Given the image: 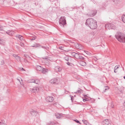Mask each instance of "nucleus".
Returning <instances> with one entry per match:
<instances>
[{"instance_id": "nucleus-34", "label": "nucleus", "mask_w": 125, "mask_h": 125, "mask_svg": "<svg viewBox=\"0 0 125 125\" xmlns=\"http://www.w3.org/2000/svg\"><path fill=\"white\" fill-rule=\"evenodd\" d=\"M3 27H2L0 25V30H3Z\"/></svg>"}, {"instance_id": "nucleus-14", "label": "nucleus", "mask_w": 125, "mask_h": 125, "mask_svg": "<svg viewBox=\"0 0 125 125\" xmlns=\"http://www.w3.org/2000/svg\"><path fill=\"white\" fill-rule=\"evenodd\" d=\"M79 63V64L82 66H85L86 65V63L84 61H81Z\"/></svg>"}, {"instance_id": "nucleus-17", "label": "nucleus", "mask_w": 125, "mask_h": 125, "mask_svg": "<svg viewBox=\"0 0 125 125\" xmlns=\"http://www.w3.org/2000/svg\"><path fill=\"white\" fill-rule=\"evenodd\" d=\"M122 19L123 21L125 23V15H123L122 16Z\"/></svg>"}, {"instance_id": "nucleus-32", "label": "nucleus", "mask_w": 125, "mask_h": 125, "mask_svg": "<svg viewBox=\"0 0 125 125\" xmlns=\"http://www.w3.org/2000/svg\"><path fill=\"white\" fill-rule=\"evenodd\" d=\"M104 90L105 91H106V90L109 89V87L108 86H106L104 88Z\"/></svg>"}, {"instance_id": "nucleus-12", "label": "nucleus", "mask_w": 125, "mask_h": 125, "mask_svg": "<svg viewBox=\"0 0 125 125\" xmlns=\"http://www.w3.org/2000/svg\"><path fill=\"white\" fill-rule=\"evenodd\" d=\"M97 12L96 10L94 11H92L91 13V14H89L90 16H93L96 14Z\"/></svg>"}, {"instance_id": "nucleus-38", "label": "nucleus", "mask_w": 125, "mask_h": 125, "mask_svg": "<svg viewBox=\"0 0 125 125\" xmlns=\"http://www.w3.org/2000/svg\"><path fill=\"white\" fill-rule=\"evenodd\" d=\"M20 45L22 47H23L24 46V44L22 42H21L20 43Z\"/></svg>"}, {"instance_id": "nucleus-22", "label": "nucleus", "mask_w": 125, "mask_h": 125, "mask_svg": "<svg viewBox=\"0 0 125 125\" xmlns=\"http://www.w3.org/2000/svg\"><path fill=\"white\" fill-rule=\"evenodd\" d=\"M34 83L37 84H39L40 83V81L38 79L35 80Z\"/></svg>"}, {"instance_id": "nucleus-26", "label": "nucleus", "mask_w": 125, "mask_h": 125, "mask_svg": "<svg viewBox=\"0 0 125 125\" xmlns=\"http://www.w3.org/2000/svg\"><path fill=\"white\" fill-rule=\"evenodd\" d=\"M40 46L39 44H36L35 45H34L32 46V47H39Z\"/></svg>"}, {"instance_id": "nucleus-10", "label": "nucleus", "mask_w": 125, "mask_h": 125, "mask_svg": "<svg viewBox=\"0 0 125 125\" xmlns=\"http://www.w3.org/2000/svg\"><path fill=\"white\" fill-rule=\"evenodd\" d=\"M62 70V68L59 66H56L55 68V70L57 72H60Z\"/></svg>"}, {"instance_id": "nucleus-49", "label": "nucleus", "mask_w": 125, "mask_h": 125, "mask_svg": "<svg viewBox=\"0 0 125 125\" xmlns=\"http://www.w3.org/2000/svg\"><path fill=\"white\" fill-rule=\"evenodd\" d=\"M22 69L23 70H25L23 69V68H22Z\"/></svg>"}, {"instance_id": "nucleus-3", "label": "nucleus", "mask_w": 125, "mask_h": 125, "mask_svg": "<svg viewBox=\"0 0 125 125\" xmlns=\"http://www.w3.org/2000/svg\"><path fill=\"white\" fill-rule=\"evenodd\" d=\"M65 19V17L61 16L59 20V24L63 27H64V25L66 24Z\"/></svg>"}, {"instance_id": "nucleus-24", "label": "nucleus", "mask_w": 125, "mask_h": 125, "mask_svg": "<svg viewBox=\"0 0 125 125\" xmlns=\"http://www.w3.org/2000/svg\"><path fill=\"white\" fill-rule=\"evenodd\" d=\"M64 59L67 61H69V57L67 56H66L64 57Z\"/></svg>"}, {"instance_id": "nucleus-51", "label": "nucleus", "mask_w": 125, "mask_h": 125, "mask_svg": "<svg viewBox=\"0 0 125 125\" xmlns=\"http://www.w3.org/2000/svg\"><path fill=\"white\" fill-rule=\"evenodd\" d=\"M124 78L125 79V76L124 77Z\"/></svg>"}, {"instance_id": "nucleus-47", "label": "nucleus", "mask_w": 125, "mask_h": 125, "mask_svg": "<svg viewBox=\"0 0 125 125\" xmlns=\"http://www.w3.org/2000/svg\"><path fill=\"white\" fill-rule=\"evenodd\" d=\"M57 104L58 103H55L54 104V105H55V104Z\"/></svg>"}, {"instance_id": "nucleus-15", "label": "nucleus", "mask_w": 125, "mask_h": 125, "mask_svg": "<svg viewBox=\"0 0 125 125\" xmlns=\"http://www.w3.org/2000/svg\"><path fill=\"white\" fill-rule=\"evenodd\" d=\"M5 40H4L0 38V44L4 45L5 43Z\"/></svg>"}, {"instance_id": "nucleus-23", "label": "nucleus", "mask_w": 125, "mask_h": 125, "mask_svg": "<svg viewBox=\"0 0 125 125\" xmlns=\"http://www.w3.org/2000/svg\"><path fill=\"white\" fill-rule=\"evenodd\" d=\"M111 24H106L105 25V28L106 29H109V28H108V27L109 26H111Z\"/></svg>"}, {"instance_id": "nucleus-25", "label": "nucleus", "mask_w": 125, "mask_h": 125, "mask_svg": "<svg viewBox=\"0 0 125 125\" xmlns=\"http://www.w3.org/2000/svg\"><path fill=\"white\" fill-rule=\"evenodd\" d=\"M16 60H17L18 61H20L21 60V58L18 56H17V57L15 58Z\"/></svg>"}, {"instance_id": "nucleus-43", "label": "nucleus", "mask_w": 125, "mask_h": 125, "mask_svg": "<svg viewBox=\"0 0 125 125\" xmlns=\"http://www.w3.org/2000/svg\"><path fill=\"white\" fill-rule=\"evenodd\" d=\"M59 48L61 50H62V46H60L59 47Z\"/></svg>"}, {"instance_id": "nucleus-50", "label": "nucleus", "mask_w": 125, "mask_h": 125, "mask_svg": "<svg viewBox=\"0 0 125 125\" xmlns=\"http://www.w3.org/2000/svg\"><path fill=\"white\" fill-rule=\"evenodd\" d=\"M73 97L72 96V97H71V99L72 100V98Z\"/></svg>"}, {"instance_id": "nucleus-40", "label": "nucleus", "mask_w": 125, "mask_h": 125, "mask_svg": "<svg viewBox=\"0 0 125 125\" xmlns=\"http://www.w3.org/2000/svg\"><path fill=\"white\" fill-rule=\"evenodd\" d=\"M88 99V98H86V99H83V101L84 102H85L86 101H87V99Z\"/></svg>"}, {"instance_id": "nucleus-53", "label": "nucleus", "mask_w": 125, "mask_h": 125, "mask_svg": "<svg viewBox=\"0 0 125 125\" xmlns=\"http://www.w3.org/2000/svg\"><path fill=\"white\" fill-rule=\"evenodd\" d=\"M77 44V45H79V44Z\"/></svg>"}, {"instance_id": "nucleus-7", "label": "nucleus", "mask_w": 125, "mask_h": 125, "mask_svg": "<svg viewBox=\"0 0 125 125\" xmlns=\"http://www.w3.org/2000/svg\"><path fill=\"white\" fill-rule=\"evenodd\" d=\"M46 100L47 101L49 102H52L53 100V98L52 96H48L46 97Z\"/></svg>"}, {"instance_id": "nucleus-52", "label": "nucleus", "mask_w": 125, "mask_h": 125, "mask_svg": "<svg viewBox=\"0 0 125 125\" xmlns=\"http://www.w3.org/2000/svg\"><path fill=\"white\" fill-rule=\"evenodd\" d=\"M22 81V79H21V81Z\"/></svg>"}, {"instance_id": "nucleus-19", "label": "nucleus", "mask_w": 125, "mask_h": 125, "mask_svg": "<svg viewBox=\"0 0 125 125\" xmlns=\"http://www.w3.org/2000/svg\"><path fill=\"white\" fill-rule=\"evenodd\" d=\"M0 125H6L5 122L2 120H0Z\"/></svg>"}, {"instance_id": "nucleus-5", "label": "nucleus", "mask_w": 125, "mask_h": 125, "mask_svg": "<svg viewBox=\"0 0 125 125\" xmlns=\"http://www.w3.org/2000/svg\"><path fill=\"white\" fill-rule=\"evenodd\" d=\"M39 90V88L37 87H35L32 88L30 89V91L32 93H36Z\"/></svg>"}, {"instance_id": "nucleus-45", "label": "nucleus", "mask_w": 125, "mask_h": 125, "mask_svg": "<svg viewBox=\"0 0 125 125\" xmlns=\"http://www.w3.org/2000/svg\"><path fill=\"white\" fill-rule=\"evenodd\" d=\"M42 48H44V49H45L46 48V47H44V46H42Z\"/></svg>"}, {"instance_id": "nucleus-39", "label": "nucleus", "mask_w": 125, "mask_h": 125, "mask_svg": "<svg viewBox=\"0 0 125 125\" xmlns=\"http://www.w3.org/2000/svg\"><path fill=\"white\" fill-rule=\"evenodd\" d=\"M36 37H33L32 38H31V40H34L36 39Z\"/></svg>"}, {"instance_id": "nucleus-16", "label": "nucleus", "mask_w": 125, "mask_h": 125, "mask_svg": "<svg viewBox=\"0 0 125 125\" xmlns=\"http://www.w3.org/2000/svg\"><path fill=\"white\" fill-rule=\"evenodd\" d=\"M82 91V90L80 88H78V89L76 91V92H74L75 93L78 94L81 93Z\"/></svg>"}, {"instance_id": "nucleus-28", "label": "nucleus", "mask_w": 125, "mask_h": 125, "mask_svg": "<svg viewBox=\"0 0 125 125\" xmlns=\"http://www.w3.org/2000/svg\"><path fill=\"white\" fill-rule=\"evenodd\" d=\"M35 79L30 80L29 81V83H34V82Z\"/></svg>"}, {"instance_id": "nucleus-1", "label": "nucleus", "mask_w": 125, "mask_h": 125, "mask_svg": "<svg viewBox=\"0 0 125 125\" xmlns=\"http://www.w3.org/2000/svg\"><path fill=\"white\" fill-rule=\"evenodd\" d=\"M85 24L88 25L90 28L92 29H96L97 27V22L92 18L88 19L86 20Z\"/></svg>"}, {"instance_id": "nucleus-6", "label": "nucleus", "mask_w": 125, "mask_h": 125, "mask_svg": "<svg viewBox=\"0 0 125 125\" xmlns=\"http://www.w3.org/2000/svg\"><path fill=\"white\" fill-rule=\"evenodd\" d=\"M30 112L31 115L33 116H35L37 114V112L33 109H31Z\"/></svg>"}, {"instance_id": "nucleus-20", "label": "nucleus", "mask_w": 125, "mask_h": 125, "mask_svg": "<svg viewBox=\"0 0 125 125\" xmlns=\"http://www.w3.org/2000/svg\"><path fill=\"white\" fill-rule=\"evenodd\" d=\"M56 116L57 118H59L62 117V115H61L58 114H56Z\"/></svg>"}, {"instance_id": "nucleus-42", "label": "nucleus", "mask_w": 125, "mask_h": 125, "mask_svg": "<svg viewBox=\"0 0 125 125\" xmlns=\"http://www.w3.org/2000/svg\"><path fill=\"white\" fill-rule=\"evenodd\" d=\"M111 107L112 108H113L114 107V105H113V104H112V103H111Z\"/></svg>"}, {"instance_id": "nucleus-46", "label": "nucleus", "mask_w": 125, "mask_h": 125, "mask_svg": "<svg viewBox=\"0 0 125 125\" xmlns=\"http://www.w3.org/2000/svg\"><path fill=\"white\" fill-rule=\"evenodd\" d=\"M114 70V72L115 73H117V70Z\"/></svg>"}, {"instance_id": "nucleus-31", "label": "nucleus", "mask_w": 125, "mask_h": 125, "mask_svg": "<svg viewBox=\"0 0 125 125\" xmlns=\"http://www.w3.org/2000/svg\"><path fill=\"white\" fill-rule=\"evenodd\" d=\"M83 123L85 124H86L87 123V120H83Z\"/></svg>"}, {"instance_id": "nucleus-13", "label": "nucleus", "mask_w": 125, "mask_h": 125, "mask_svg": "<svg viewBox=\"0 0 125 125\" xmlns=\"http://www.w3.org/2000/svg\"><path fill=\"white\" fill-rule=\"evenodd\" d=\"M16 36L21 41L24 40L23 37L22 36L20 35H16Z\"/></svg>"}, {"instance_id": "nucleus-36", "label": "nucleus", "mask_w": 125, "mask_h": 125, "mask_svg": "<svg viewBox=\"0 0 125 125\" xmlns=\"http://www.w3.org/2000/svg\"><path fill=\"white\" fill-rule=\"evenodd\" d=\"M119 68V67L118 66H116L114 68V70H116L117 69H118Z\"/></svg>"}, {"instance_id": "nucleus-29", "label": "nucleus", "mask_w": 125, "mask_h": 125, "mask_svg": "<svg viewBox=\"0 0 125 125\" xmlns=\"http://www.w3.org/2000/svg\"><path fill=\"white\" fill-rule=\"evenodd\" d=\"M49 58H49L48 57H44L43 58V59H47V60L48 61L49 60Z\"/></svg>"}, {"instance_id": "nucleus-27", "label": "nucleus", "mask_w": 125, "mask_h": 125, "mask_svg": "<svg viewBox=\"0 0 125 125\" xmlns=\"http://www.w3.org/2000/svg\"><path fill=\"white\" fill-rule=\"evenodd\" d=\"M84 59V57L79 55V56L78 57V59Z\"/></svg>"}, {"instance_id": "nucleus-44", "label": "nucleus", "mask_w": 125, "mask_h": 125, "mask_svg": "<svg viewBox=\"0 0 125 125\" xmlns=\"http://www.w3.org/2000/svg\"><path fill=\"white\" fill-rule=\"evenodd\" d=\"M67 64L69 65H70V63H69V62H67Z\"/></svg>"}, {"instance_id": "nucleus-30", "label": "nucleus", "mask_w": 125, "mask_h": 125, "mask_svg": "<svg viewBox=\"0 0 125 125\" xmlns=\"http://www.w3.org/2000/svg\"><path fill=\"white\" fill-rule=\"evenodd\" d=\"M4 0H0V4H3Z\"/></svg>"}, {"instance_id": "nucleus-9", "label": "nucleus", "mask_w": 125, "mask_h": 125, "mask_svg": "<svg viewBox=\"0 0 125 125\" xmlns=\"http://www.w3.org/2000/svg\"><path fill=\"white\" fill-rule=\"evenodd\" d=\"M109 122L108 119H107L104 120L102 123V125H108L109 124Z\"/></svg>"}, {"instance_id": "nucleus-2", "label": "nucleus", "mask_w": 125, "mask_h": 125, "mask_svg": "<svg viewBox=\"0 0 125 125\" xmlns=\"http://www.w3.org/2000/svg\"><path fill=\"white\" fill-rule=\"evenodd\" d=\"M116 38L120 42L125 43V34L121 32H117L115 35Z\"/></svg>"}, {"instance_id": "nucleus-18", "label": "nucleus", "mask_w": 125, "mask_h": 125, "mask_svg": "<svg viewBox=\"0 0 125 125\" xmlns=\"http://www.w3.org/2000/svg\"><path fill=\"white\" fill-rule=\"evenodd\" d=\"M73 53L74 54V56L75 57L78 59L80 55L78 53L74 52Z\"/></svg>"}, {"instance_id": "nucleus-35", "label": "nucleus", "mask_w": 125, "mask_h": 125, "mask_svg": "<svg viewBox=\"0 0 125 125\" xmlns=\"http://www.w3.org/2000/svg\"><path fill=\"white\" fill-rule=\"evenodd\" d=\"M84 51L87 54L90 55V53L88 52L85 51Z\"/></svg>"}, {"instance_id": "nucleus-11", "label": "nucleus", "mask_w": 125, "mask_h": 125, "mask_svg": "<svg viewBox=\"0 0 125 125\" xmlns=\"http://www.w3.org/2000/svg\"><path fill=\"white\" fill-rule=\"evenodd\" d=\"M57 79L56 78H53L50 81V82L51 83L53 84L56 83L57 81Z\"/></svg>"}, {"instance_id": "nucleus-8", "label": "nucleus", "mask_w": 125, "mask_h": 125, "mask_svg": "<svg viewBox=\"0 0 125 125\" xmlns=\"http://www.w3.org/2000/svg\"><path fill=\"white\" fill-rule=\"evenodd\" d=\"M7 34L10 36H12L14 34L15 32L9 30L6 31Z\"/></svg>"}, {"instance_id": "nucleus-48", "label": "nucleus", "mask_w": 125, "mask_h": 125, "mask_svg": "<svg viewBox=\"0 0 125 125\" xmlns=\"http://www.w3.org/2000/svg\"><path fill=\"white\" fill-rule=\"evenodd\" d=\"M19 81L20 83H21V82H20V80H19V79H17Z\"/></svg>"}, {"instance_id": "nucleus-33", "label": "nucleus", "mask_w": 125, "mask_h": 125, "mask_svg": "<svg viewBox=\"0 0 125 125\" xmlns=\"http://www.w3.org/2000/svg\"><path fill=\"white\" fill-rule=\"evenodd\" d=\"M74 121H75L76 123H79V124H80L81 123L79 121L77 120H74Z\"/></svg>"}, {"instance_id": "nucleus-41", "label": "nucleus", "mask_w": 125, "mask_h": 125, "mask_svg": "<svg viewBox=\"0 0 125 125\" xmlns=\"http://www.w3.org/2000/svg\"><path fill=\"white\" fill-rule=\"evenodd\" d=\"M13 56L14 57H15V58H16V57H17V55L16 54H14L13 55Z\"/></svg>"}, {"instance_id": "nucleus-21", "label": "nucleus", "mask_w": 125, "mask_h": 125, "mask_svg": "<svg viewBox=\"0 0 125 125\" xmlns=\"http://www.w3.org/2000/svg\"><path fill=\"white\" fill-rule=\"evenodd\" d=\"M55 123L53 122L50 121L47 124V125H54Z\"/></svg>"}, {"instance_id": "nucleus-4", "label": "nucleus", "mask_w": 125, "mask_h": 125, "mask_svg": "<svg viewBox=\"0 0 125 125\" xmlns=\"http://www.w3.org/2000/svg\"><path fill=\"white\" fill-rule=\"evenodd\" d=\"M36 69L37 71L41 72L43 73H45L47 71V69H44L39 65L37 66Z\"/></svg>"}, {"instance_id": "nucleus-37", "label": "nucleus", "mask_w": 125, "mask_h": 125, "mask_svg": "<svg viewBox=\"0 0 125 125\" xmlns=\"http://www.w3.org/2000/svg\"><path fill=\"white\" fill-rule=\"evenodd\" d=\"M1 65H3V64L4 63V61L3 60H2L1 61Z\"/></svg>"}]
</instances>
